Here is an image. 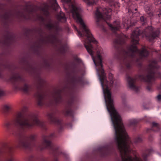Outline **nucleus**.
Segmentation results:
<instances>
[{"label": "nucleus", "instance_id": "nucleus-23", "mask_svg": "<svg viewBox=\"0 0 161 161\" xmlns=\"http://www.w3.org/2000/svg\"><path fill=\"white\" fill-rule=\"evenodd\" d=\"M124 25H126L127 26V29H128L129 27L131 25H130V21H127V22L126 21L124 22Z\"/></svg>", "mask_w": 161, "mask_h": 161}, {"label": "nucleus", "instance_id": "nucleus-24", "mask_svg": "<svg viewBox=\"0 0 161 161\" xmlns=\"http://www.w3.org/2000/svg\"><path fill=\"white\" fill-rule=\"evenodd\" d=\"M10 109V107L8 105H5L3 107V109L5 112H8Z\"/></svg>", "mask_w": 161, "mask_h": 161}, {"label": "nucleus", "instance_id": "nucleus-6", "mask_svg": "<svg viewBox=\"0 0 161 161\" xmlns=\"http://www.w3.org/2000/svg\"><path fill=\"white\" fill-rule=\"evenodd\" d=\"M63 92V90L60 89L56 91L53 95V99L49 100V103L46 105L48 106H50L52 105H57L62 103L63 101L62 95Z\"/></svg>", "mask_w": 161, "mask_h": 161}, {"label": "nucleus", "instance_id": "nucleus-11", "mask_svg": "<svg viewBox=\"0 0 161 161\" xmlns=\"http://www.w3.org/2000/svg\"><path fill=\"white\" fill-rule=\"evenodd\" d=\"M160 128L159 125L157 123L153 122L152 124L151 128L148 129L147 130V132H149L151 131L154 132H158L160 130Z\"/></svg>", "mask_w": 161, "mask_h": 161}, {"label": "nucleus", "instance_id": "nucleus-15", "mask_svg": "<svg viewBox=\"0 0 161 161\" xmlns=\"http://www.w3.org/2000/svg\"><path fill=\"white\" fill-rule=\"evenodd\" d=\"M12 15V12L10 11L6 12L3 15V18L5 20H8Z\"/></svg>", "mask_w": 161, "mask_h": 161}, {"label": "nucleus", "instance_id": "nucleus-27", "mask_svg": "<svg viewBox=\"0 0 161 161\" xmlns=\"http://www.w3.org/2000/svg\"><path fill=\"white\" fill-rule=\"evenodd\" d=\"M114 0H103L105 2L108 3L109 4L111 2H113Z\"/></svg>", "mask_w": 161, "mask_h": 161}, {"label": "nucleus", "instance_id": "nucleus-32", "mask_svg": "<svg viewBox=\"0 0 161 161\" xmlns=\"http://www.w3.org/2000/svg\"><path fill=\"white\" fill-rule=\"evenodd\" d=\"M124 67L122 65H121V67L122 69L124 68Z\"/></svg>", "mask_w": 161, "mask_h": 161}, {"label": "nucleus", "instance_id": "nucleus-16", "mask_svg": "<svg viewBox=\"0 0 161 161\" xmlns=\"http://www.w3.org/2000/svg\"><path fill=\"white\" fill-rule=\"evenodd\" d=\"M109 4L112 7H114L116 8H118L119 7V3L116 0H114L113 2H110Z\"/></svg>", "mask_w": 161, "mask_h": 161}, {"label": "nucleus", "instance_id": "nucleus-13", "mask_svg": "<svg viewBox=\"0 0 161 161\" xmlns=\"http://www.w3.org/2000/svg\"><path fill=\"white\" fill-rule=\"evenodd\" d=\"M144 9L147 13L150 15L152 14V7L151 3H148L144 7Z\"/></svg>", "mask_w": 161, "mask_h": 161}, {"label": "nucleus", "instance_id": "nucleus-25", "mask_svg": "<svg viewBox=\"0 0 161 161\" xmlns=\"http://www.w3.org/2000/svg\"><path fill=\"white\" fill-rule=\"evenodd\" d=\"M154 3L156 5H161V0H155Z\"/></svg>", "mask_w": 161, "mask_h": 161}, {"label": "nucleus", "instance_id": "nucleus-4", "mask_svg": "<svg viewBox=\"0 0 161 161\" xmlns=\"http://www.w3.org/2000/svg\"><path fill=\"white\" fill-rule=\"evenodd\" d=\"M112 10L109 8H97L95 13L96 21L98 26H102V22H106L110 29L113 32L119 30L120 28V23L118 20L114 21L113 24L107 22L111 18Z\"/></svg>", "mask_w": 161, "mask_h": 161}, {"label": "nucleus", "instance_id": "nucleus-30", "mask_svg": "<svg viewBox=\"0 0 161 161\" xmlns=\"http://www.w3.org/2000/svg\"><path fill=\"white\" fill-rule=\"evenodd\" d=\"M153 136H149V139L150 141H151L152 140Z\"/></svg>", "mask_w": 161, "mask_h": 161}, {"label": "nucleus", "instance_id": "nucleus-10", "mask_svg": "<svg viewBox=\"0 0 161 161\" xmlns=\"http://www.w3.org/2000/svg\"><path fill=\"white\" fill-rule=\"evenodd\" d=\"M8 149V156L4 161H17L13 157L14 152L13 147H9Z\"/></svg>", "mask_w": 161, "mask_h": 161}, {"label": "nucleus", "instance_id": "nucleus-33", "mask_svg": "<svg viewBox=\"0 0 161 161\" xmlns=\"http://www.w3.org/2000/svg\"><path fill=\"white\" fill-rule=\"evenodd\" d=\"M158 16L159 17H160V15H161V13H160L159 14H158Z\"/></svg>", "mask_w": 161, "mask_h": 161}, {"label": "nucleus", "instance_id": "nucleus-20", "mask_svg": "<svg viewBox=\"0 0 161 161\" xmlns=\"http://www.w3.org/2000/svg\"><path fill=\"white\" fill-rule=\"evenodd\" d=\"M138 122V120L137 119H133L130 120V125L135 126Z\"/></svg>", "mask_w": 161, "mask_h": 161}, {"label": "nucleus", "instance_id": "nucleus-1", "mask_svg": "<svg viewBox=\"0 0 161 161\" xmlns=\"http://www.w3.org/2000/svg\"><path fill=\"white\" fill-rule=\"evenodd\" d=\"M159 33L158 29H154L152 26H148L142 30L137 28L132 32L131 36L133 44L128 46L127 50L125 47V40L120 37L116 39L114 42V46L116 51L115 57L122 60L124 67L127 70L131 69L133 64L141 67L142 61L148 56L149 53L145 47H143L141 50L136 46L139 43V36L145 37L152 42L158 37Z\"/></svg>", "mask_w": 161, "mask_h": 161}, {"label": "nucleus", "instance_id": "nucleus-29", "mask_svg": "<svg viewBox=\"0 0 161 161\" xmlns=\"http://www.w3.org/2000/svg\"><path fill=\"white\" fill-rule=\"evenodd\" d=\"M75 68H76V66L75 65H74L73 67V70L72 71L73 72V73H75Z\"/></svg>", "mask_w": 161, "mask_h": 161}, {"label": "nucleus", "instance_id": "nucleus-9", "mask_svg": "<svg viewBox=\"0 0 161 161\" xmlns=\"http://www.w3.org/2000/svg\"><path fill=\"white\" fill-rule=\"evenodd\" d=\"M71 81L75 86H82L84 83L82 77L78 75L73 76L71 79Z\"/></svg>", "mask_w": 161, "mask_h": 161}, {"label": "nucleus", "instance_id": "nucleus-34", "mask_svg": "<svg viewBox=\"0 0 161 161\" xmlns=\"http://www.w3.org/2000/svg\"><path fill=\"white\" fill-rule=\"evenodd\" d=\"M159 59L161 60V55H160V56Z\"/></svg>", "mask_w": 161, "mask_h": 161}, {"label": "nucleus", "instance_id": "nucleus-21", "mask_svg": "<svg viewBox=\"0 0 161 161\" xmlns=\"http://www.w3.org/2000/svg\"><path fill=\"white\" fill-rule=\"evenodd\" d=\"M88 5H92L94 4H96V2L94 0H83Z\"/></svg>", "mask_w": 161, "mask_h": 161}, {"label": "nucleus", "instance_id": "nucleus-19", "mask_svg": "<svg viewBox=\"0 0 161 161\" xmlns=\"http://www.w3.org/2000/svg\"><path fill=\"white\" fill-rule=\"evenodd\" d=\"M142 141V136H138L134 139V142L135 144L141 142Z\"/></svg>", "mask_w": 161, "mask_h": 161}, {"label": "nucleus", "instance_id": "nucleus-36", "mask_svg": "<svg viewBox=\"0 0 161 161\" xmlns=\"http://www.w3.org/2000/svg\"><path fill=\"white\" fill-rule=\"evenodd\" d=\"M65 9H67V8H65Z\"/></svg>", "mask_w": 161, "mask_h": 161}, {"label": "nucleus", "instance_id": "nucleus-17", "mask_svg": "<svg viewBox=\"0 0 161 161\" xmlns=\"http://www.w3.org/2000/svg\"><path fill=\"white\" fill-rule=\"evenodd\" d=\"M52 6L53 9L56 10L59 8V6L56 0H52Z\"/></svg>", "mask_w": 161, "mask_h": 161}, {"label": "nucleus", "instance_id": "nucleus-26", "mask_svg": "<svg viewBox=\"0 0 161 161\" xmlns=\"http://www.w3.org/2000/svg\"><path fill=\"white\" fill-rule=\"evenodd\" d=\"M157 98L158 101H161V95H158L157 97Z\"/></svg>", "mask_w": 161, "mask_h": 161}, {"label": "nucleus", "instance_id": "nucleus-3", "mask_svg": "<svg viewBox=\"0 0 161 161\" xmlns=\"http://www.w3.org/2000/svg\"><path fill=\"white\" fill-rule=\"evenodd\" d=\"M10 80L15 90H21L29 94L34 92L38 106H41L46 103L44 102L46 97L45 94L40 88L36 87V85H28L26 83V80L18 73L11 77Z\"/></svg>", "mask_w": 161, "mask_h": 161}, {"label": "nucleus", "instance_id": "nucleus-7", "mask_svg": "<svg viewBox=\"0 0 161 161\" xmlns=\"http://www.w3.org/2000/svg\"><path fill=\"white\" fill-rule=\"evenodd\" d=\"M47 116L49 120L51 123L58 125L59 131L62 130L63 127L62 121L60 119L55 116V114L54 112L48 113Z\"/></svg>", "mask_w": 161, "mask_h": 161}, {"label": "nucleus", "instance_id": "nucleus-35", "mask_svg": "<svg viewBox=\"0 0 161 161\" xmlns=\"http://www.w3.org/2000/svg\"><path fill=\"white\" fill-rule=\"evenodd\" d=\"M74 28H77L76 27V26H74Z\"/></svg>", "mask_w": 161, "mask_h": 161}, {"label": "nucleus", "instance_id": "nucleus-18", "mask_svg": "<svg viewBox=\"0 0 161 161\" xmlns=\"http://www.w3.org/2000/svg\"><path fill=\"white\" fill-rule=\"evenodd\" d=\"M140 21L142 25H145L147 22V17L144 16H141L140 18Z\"/></svg>", "mask_w": 161, "mask_h": 161}, {"label": "nucleus", "instance_id": "nucleus-14", "mask_svg": "<svg viewBox=\"0 0 161 161\" xmlns=\"http://www.w3.org/2000/svg\"><path fill=\"white\" fill-rule=\"evenodd\" d=\"M128 12L129 13H135L137 10V8L136 7V6L134 4H132L128 8Z\"/></svg>", "mask_w": 161, "mask_h": 161}, {"label": "nucleus", "instance_id": "nucleus-2", "mask_svg": "<svg viewBox=\"0 0 161 161\" xmlns=\"http://www.w3.org/2000/svg\"><path fill=\"white\" fill-rule=\"evenodd\" d=\"M160 66L156 60H153L147 68L143 69L141 74L133 78L128 74L126 75L128 85L129 88L136 92L139 90V87L136 85V82L137 79L145 82L147 85V89L149 92L152 91V86L153 82L157 77H161V73L158 71Z\"/></svg>", "mask_w": 161, "mask_h": 161}, {"label": "nucleus", "instance_id": "nucleus-28", "mask_svg": "<svg viewBox=\"0 0 161 161\" xmlns=\"http://www.w3.org/2000/svg\"><path fill=\"white\" fill-rule=\"evenodd\" d=\"M76 61L79 63H81L82 62L81 60L79 58H77L76 59Z\"/></svg>", "mask_w": 161, "mask_h": 161}, {"label": "nucleus", "instance_id": "nucleus-8", "mask_svg": "<svg viewBox=\"0 0 161 161\" xmlns=\"http://www.w3.org/2000/svg\"><path fill=\"white\" fill-rule=\"evenodd\" d=\"M74 103V99L72 97L67 102V105L65 109L63 110V114L66 116L72 117L74 114V112L72 109V107Z\"/></svg>", "mask_w": 161, "mask_h": 161}, {"label": "nucleus", "instance_id": "nucleus-22", "mask_svg": "<svg viewBox=\"0 0 161 161\" xmlns=\"http://www.w3.org/2000/svg\"><path fill=\"white\" fill-rule=\"evenodd\" d=\"M46 26L47 28L49 30H51L53 29L55 27V26L52 24H48L46 25Z\"/></svg>", "mask_w": 161, "mask_h": 161}, {"label": "nucleus", "instance_id": "nucleus-5", "mask_svg": "<svg viewBox=\"0 0 161 161\" xmlns=\"http://www.w3.org/2000/svg\"><path fill=\"white\" fill-rule=\"evenodd\" d=\"M113 147L111 145H107L98 147L93 152V156H87L81 161H94L93 158L99 156L101 157H104L111 154Z\"/></svg>", "mask_w": 161, "mask_h": 161}, {"label": "nucleus", "instance_id": "nucleus-31", "mask_svg": "<svg viewBox=\"0 0 161 161\" xmlns=\"http://www.w3.org/2000/svg\"><path fill=\"white\" fill-rule=\"evenodd\" d=\"M55 29L56 31H58L59 29V27L57 26H55Z\"/></svg>", "mask_w": 161, "mask_h": 161}, {"label": "nucleus", "instance_id": "nucleus-12", "mask_svg": "<svg viewBox=\"0 0 161 161\" xmlns=\"http://www.w3.org/2000/svg\"><path fill=\"white\" fill-rule=\"evenodd\" d=\"M57 19L59 21L62 22H65L66 20L65 14L62 11H60L59 14L58 15Z\"/></svg>", "mask_w": 161, "mask_h": 161}]
</instances>
